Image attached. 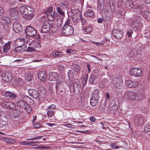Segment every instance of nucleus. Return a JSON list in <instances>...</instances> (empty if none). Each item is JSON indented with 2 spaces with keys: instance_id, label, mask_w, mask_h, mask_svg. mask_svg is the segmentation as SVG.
<instances>
[{
  "instance_id": "16",
  "label": "nucleus",
  "mask_w": 150,
  "mask_h": 150,
  "mask_svg": "<svg viewBox=\"0 0 150 150\" xmlns=\"http://www.w3.org/2000/svg\"><path fill=\"white\" fill-rule=\"evenodd\" d=\"M94 14V11L91 7H87L85 13V15L87 17L91 18L93 17Z\"/></svg>"
},
{
  "instance_id": "61",
  "label": "nucleus",
  "mask_w": 150,
  "mask_h": 150,
  "mask_svg": "<svg viewBox=\"0 0 150 150\" xmlns=\"http://www.w3.org/2000/svg\"><path fill=\"white\" fill-rule=\"evenodd\" d=\"M63 21V20L61 19L60 18H59V19H57V24H59V25H61L62 24Z\"/></svg>"
},
{
  "instance_id": "7",
  "label": "nucleus",
  "mask_w": 150,
  "mask_h": 150,
  "mask_svg": "<svg viewBox=\"0 0 150 150\" xmlns=\"http://www.w3.org/2000/svg\"><path fill=\"white\" fill-rule=\"evenodd\" d=\"M24 41V39H20L17 40V42H22V45H19L17 47H16L14 50V52L19 53L21 51H24L26 50V45H23Z\"/></svg>"
},
{
  "instance_id": "48",
  "label": "nucleus",
  "mask_w": 150,
  "mask_h": 150,
  "mask_svg": "<svg viewBox=\"0 0 150 150\" xmlns=\"http://www.w3.org/2000/svg\"><path fill=\"white\" fill-rule=\"evenodd\" d=\"M127 33L129 37H131L133 33L132 30L131 29L127 30Z\"/></svg>"
},
{
  "instance_id": "43",
  "label": "nucleus",
  "mask_w": 150,
  "mask_h": 150,
  "mask_svg": "<svg viewBox=\"0 0 150 150\" xmlns=\"http://www.w3.org/2000/svg\"><path fill=\"white\" fill-rule=\"evenodd\" d=\"M10 103H11V104H9V108L8 109L10 110L15 109L16 107V104L14 103L13 102H10Z\"/></svg>"
},
{
  "instance_id": "32",
  "label": "nucleus",
  "mask_w": 150,
  "mask_h": 150,
  "mask_svg": "<svg viewBox=\"0 0 150 150\" xmlns=\"http://www.w3.org/2000/svg\"><path fill=\"white\" fill-rule=\"evenodd\" d=\"M9 104H11L10 102L3 101L1 103V105L3 107L9 109Z\"/></svg>"
},
{
  "instance_id": "14",
  "label": "nucleus",
  "mask_w": 150,
  "mask_h": 150,
  "mask_svg": "<svg viewBox=\"0 0 150 150\" xmlns=\"http://www.w3.org/2000/svg\"><path fill=\"white\" fill-rule=\"evenodd\" d=\"M38 78L42 81H45L47 78V74L44 71H40L38 74Z\"/></svg>"
},
{
  "instance_id": "40",
  "label": "nucleus",
  "mask_w": 150,
  "mask_h": 150,
  "mask_svg": "<svg viewBox=\"0 0 150 150\" xmlns=\"http://www.w3.org/2000/svg\"><path fill=\"white\" fill-rule=\"evenodd\" d=\"M42 136H38L26 139L25 140H36L41 139Z\"/></svg>"
},
{
  "instance_id": "17",
  "label": "nucleus",
  "mask_w": 150,
  "mask_h": 150,
  "mask_svg": "<svg viewBox=\"0 0 150 150\" xmlns=\"http://www.w3.org/2000/svg\"><path fill=\"white\" fill-rule=\"evenodd\" d=\"M13 30L16 33H18L22 31V28L21 25L17 23H14L13 25Z\"/></svg>"
},
{
  "instance_id": "13",
  "label": "nucleus",
  "mask_w": 150,
  "mask_h": 150,
  "mask_svg": "<svg viewBox=\"0 0 150 150\" xmlns=\"http://www.w3.org/2000/svg\"><path fill=\"white\" fill-rule=\"evenodd\" d=\"M27 9L28 14H27L26 16H24V17L27 20H29L32 18L33 16V9L31 7L27 6Z\"/></svg>"
},
{
  "instance_id": "55",
  "label": "nucleus",
  "mask_w": 150,
  "mask_h": 150,
  "mask_svg": "<svg viewBox=\"0 0 150 150\" xmlns=\"http://www.w3.org/2000/svg\"><path fill=\"white\" fill-rule=\"evenodd\" d=\"M79 21L77 18L76 17H72V23H76L77 22Z\"/></svg>"
},
{
  "instance_id": "47",
  "label": "nucleus",
  "mask_w": 150,
  "mask_h": 150,
  "mask_svg": "<svg viewBox=\"0 0 150 150\" xmlns=\"http://www.w3.org/2000/svg\"><path fill=\"white\" fill-rule=\"evenodd\" d=\"M95 77L93 75L91 76V77L89 79V82L91 83H93L95 81Z\"/></svg>"
},
{
  "instance_id": "10",
  "label": "nucleus",
  "mask_w": 150,
  "mask_h": 150,
  "mask_svg": "<svg viewBox=\"0 0 150 150\" xmlns=\"http://www.w3.org/2000/svg\"><path fill=\"white\" fill-rule=\"evenodd\" d=\"M12 79V74L11 73L6 72L4 73L2 77V80L6 83L11 81Z\"/></svg>"
},
{
  "instance_id": "58",
  "label": "nucleus",
  "mask_w": 150,
  "mask_h": 150,
  "mask_svg": "<svg viewBox=\"0 0 150 150\" xmlns=\"http://www.w3.org/2000/svg\"><path fill=\"white\" fill-rule=\"evenodd\" d=\"M18 85L21 86L23 85L24 82L23 81H22V79L21 78H19L18 80Z\"/></svg>"
},
{
  "instance_id": "46",
  "label": "nucleus",
  "mask_w": 150,
  "mask_h": 150,
  "mask_svg": "<svg viewBox=\"0 0 150 150\" xmlns=\"http://www.w3.org/2000/svg\"><path fill=\"white\" fill-rule=\"evenodd\" d=\"M71 12L74 15H75L77 14L79 12H80V11L77 9H74L71 10Z\"/></svg>"
},
{
  "instance_id": "19",
  "label": "nucleus",
  "mask_w": 150,
  "mask_h": 150,
  "mask_svg": "<svg viewBox=\"0 0 150 150\" xmlns=\"http://www.w3.org/2000/svg\"><path fill=\"white\" fill-rule=\"evenodd\" d=\"M0 21L1 23L4 24V25L5 24L7 25V27H8L7 25L10 23L11 20L8 17L2 16L1 18Z\"/></svg>"
},
{
  "instance_id": "44",
  "label": "nucleus",
  "mask_w": 150,
  "mask_h": 150,
  "mask_svg": "<svg viewBox=\"0 0 150 150\" xmlns=\"http://www.w3.org/2000/svg\"><path fill=\"white\" fill-rule=\"evenodd\" d=\"M74 76L73 73L71 70H69L68 72V76L69 79L72 78Z\"/></svg>"
},
{
  "instance_id": "35",
  "label": "nucleus",
  "mask_w": 150,
  "mask_h": 150,
  "mask_svg": "<svg viewBox=\"0 0 150 150\" xmlns=\"http://www.w3.org/2000/svg\"><path fill=\"white\" fill-rule=\"evenodd\" d=\"M144 130L145 132H150V123H148L145 125L144 127Z\"/></svg>"
},
{
  "instance_id": "64",
  "label": "nucleus",
  "mask_w": 150,
  "mask_h": 150,
  "mask_svg": "<svg viewBox=\"0 0 150 150\" xmlns=\"http://www.w3.org/2000/svg\"><path fill=\"white\" fill-rule=\"evenodd\" d=\"M58 68L61 71H63L64 70V67L62 65H59L58 66Z\"/></svg>"
},
{
  "instance_id": "39",
  "label": "nucleus",
  "mask_w": 150,
  "mask_h": 150,
  "mask_svg": "<svg viewBox=\"0 0 150 150\" xmlns=\"http://www.w3.org/2000/svg\"><path fill=\"white\" fill-rule=\"evenodd\" d=\"M125 84L126 86L129 88H131L132 86V82L130 80H128L126 81Z\"/></svg>"
},
{
  "instance_id": "62",
  "label": "nucleus",
  "mask_w": 150,
  "mask_h": 150,
  "mask_svg": "<svg viewBox=\"0 0 150 150\" xmlns=\"http://www.w3.org/2000/svg\"><path fill=\"white\" fill-rule=\"evenodd\" d=\"M81 22L82 23V25H86L87 24V22L86 21V20L83 18H82L81 19Z\"/></svg>"
},
{
  "instance_id": "5",
  "label": "nucleus",
  "mask_w": 150,
  "mask_h": 150,
  "mask_svg": "<svg viewBox=\"0 0 150 150\" xmlns=\"http://www.w3.org/2000/svg\"><path fill=\"white\" fill-rule=\"evenodd\" d=\"M123 80L121 79L116 78L113 80L111 83L113 88L117 89L121 88L122 87Z\"/></svg>"
},
{
  "instance_id": "37",
  "label": "nucleus",
  "mask_w": 150,
  "mask_h": 150,
  "mask_svg": "<svg viewBox=\"0 0 150 150\" xmlns=\"http://www.w3.org/2000/svg\"><path fill=\"white\" fill-rule=\"evenodd\" d=\"M88 77V76L87 74H86L83 76L82 78V82L83 85H85L86 83Z\"/></svg>"
},
{
  "instance_id": "23",
  "label": "nucleus",
  "mask_w": 150,
  "mask_h": 150,
  "mask_svg": "<svg viewBox=\"0 0 150 150\" xmlns=\"http://www.w3.org/2000/svg\"><path fill=\"white\" fill-rule=\"evenodd\" d=\"M17 105L21 107L22 108H24L25 110V108H27L26 106L27 105L25 101H23L22 100H19L17 103Z\"/></svg>"
},
{
  "instance_id": "24",
  "label": "nucleus",
  "mask_w": 150,
  "mask_h": 150,
  "mask_svg": "<svg viewBox=\"0 0 150 150\" xmlns=\"http://www.w3.org/2000/svg\"><path fill=\"white\" fill-rule=\"evenodd\" d=\"M98 94V91L97 90H95L92 93L91 98L95 99L96 101L98 100L99 99Z\"/></svg>"
},
{
  "instance_id": "22",
  "label": "nucleus",
  "mask_w": 150,
  "mask_h": 150,
  "mask_svg": "<svg viewBox=\"0 0 150 150\" xmlns=\"http://www.w3.org/2000/svg\"><path fill=\"white\" fill-rule=\"evenodd\" d=\"M143 16L147 20L150 21V13L148 11H142Z\"/></svg>"
},
{
  "instance_id": "18",
  "label": "nucleus",
  "mask_w": 150,
  "mask_h": 150,
  "mask_svg": "<svg viewBox=\"0 0 150 150\" xmlns=\"http://www.w3.org/2000/svg\"><path fill=\"white\" fill-rule=\"evenodd\" d=\"M144 118L143 117L139 116H136L134 118V123L138 125L143 124L144 121Z\"/></svg>"
},
{
  "instance_id": "1",
  "label": "nucleus",
  "mask_w": 150,
  "mask_h": 150,
  "mask_svg": "<svg viewBox=\"0 0 150 150\" xmlns=\"http://www.w3.org/2000/svg\"><path fill=\"white\" fill-rule=\"evenodd\" d=\"M125 95L127 96V98H129L135 101H140L142 98V96L141 93H137L132 91H127Z\"/></svg>"
},
{
  "instance_id": "8",
  "label": "nucleus",
  "mask_w": 150,
  "mask_h": 150,
  "mask_svg": "<svg viewBox=\"0 0 150 150\" xmlns=\"http://www.w3.org/2000/svg\"><path fill=\"white\" fill-rule=\"evenodd\" d=\"M130 74L132 76L138 77L142 75V71L139 68H133L131 70Z\"/></svg>"
},
{
  "instance_id": "56",
  "label": "nucleus",
  "mask_w": 150,
  "mask_h": 150,
  "mask_svg": "<svg viewBox=\"0 0 150 150\" xmlns=\"http://www.w3.org/2000/svg\"><path fill=\"white\" fill-rule=\"evenodd\" d=\"M10 15L11 16H14L16 14V11L14 9H11L10 10Z\"/></svg>"
},
{
  "instance_id": "54",
  "label": "nucleus",
  "mask_w": 150,
  "mask_h": 150,
  "mask_svg": "<svg viewBox=\"0 0 150 150\" xmlns=\"http://www.w3.org/2000/svg\"><path fill=\"white\" fill-rule=\"evenodd\" d=\"M29 142L23 141V142H20L19 144L21 145H29Z\"/></svg>"
},
{
  "instance_id": "45",
  "label": "nucleus",
  "mask_w": 150,
  "mask_h": 150,
  "mask_svg": "<svg viewBox=\"0 0 150 150\" xmlns=\"http://www.w3.org/2000/svg\"><path fill=\"white\" fill-rule=\"evenodd\" d=\"M44 27L47 28L48 29H50V23L48 21H46L44 22L43 25Z\"/></svg>"
},
{
  "instance_id": "20",
  "label": "nucleus",
  "mask_w": 150,
  "mask_h": 150,
  "mask_svg": "<svg viewBox=\"0 0 150 150\" xmlns=\"http://www.w3.org/2000/svg\"><path fill=\"white\" fill-rule=\"evenodd\" d=\"M84 33L85 34H89L93 30V28L92 26L87 25L83 27Z\"/></svg>"
},
{
  "instance_id": "21",
  "label": "nucleus",
  "mask_w": 150,
  "mask_h": 150,
  "mask_svg": "<svg viewBox=\"0 0 150 150\" xmlns=\"http://www.w3.org/2000/svg\"><path fill=\"white\" fill-rule=\"evenodd\" d=\"M12 42L9 41L5 44L3 47V51L4 53H7L11 49V43Z\"/></svg>"
},
{
  "instance_id": "38",
  "label": "nucleus",
  "mask_w": 150,
  "mask_h": 150,
  "mask_svg": "<svg viewBox=\"0 0 150 150\" xmlns=\"http://www.w3.org/2000/svg\"><path fill=\"white\" fill-rule=\"evenodd\" d=\"M115 2H112L111 3V5H110V8L111 9L112 13H114L115 12Z\"/></svg>"
},
{
  "instance_id": "9",
  "label": "nucleus",
  "mask_w": 150,
  "mask_h": 150,
  "mask_svg": "<svg viewBox=\"0 0 150 150\" xmlns=\"http://www.w3.org/2000/svg\"><path fill=\"white\" fill-rule=\"evenodd\" d=\"M112 33L113 36L115 38L121 39L123 37V32L118 29H114L112 30Z\"/></svg>"
},
{
  "instance_id": "42",
  "label": "nucleus",
  "mask_w": 150,
  "mask_h": 150,
  "mask_svg": "<svg viewBox=\"0 0 150 150\" xmlns=\"http://www.w3.org/2000/svg\"><path fill=\"white\" fill-rule=\"evenodd\" d=\"M50 30L47 28L43 26L42 28L41 32L42 33H48Z\"/></svg>"
},
{
  "instance_id": "50",
  "label": "nucleus",
  "mask_w": 150,
  "mask_h": 150,
  "mask_svg": "<svg viewBox=\"0 0 150 150\" xmlns=\"http://www.w3.org/2000/svg\"><path fill=\"white\" fill-rule=\"evenodd\" d=\"M91 43L93 44L98 46L100 47L101 45H102V43H99L98 42H95L94 41H91L90 42Z\"/></svg>"
},
{
  "instance_id": "30",
  "label": "nucleus",
  "mask_w": 150,
  "mask_h": 150,
  "mask_svg": "<svg viewBox=\"0 0 150 150\" xmlns=\"http://www.w3.org/2000/svg\"><path fill=\"white\" fill-rule=\"evenodd\" d=\"M27 6L23 5L20 7L19 8L20 11V13L21 14L24 15V16L26 13L25 11V10H27V7H26Z\"/></svg>"
},
{
  "instance_id": "31",
  "label": "nucleus",
  "mask_w": 150,
  "mask_h": 150,
  "mask_svg": "<svg viewBox=\"0 0 150 150\" xmlns=\"http://www.w3.org/2000/svg\"><path fill=\"white\" fill-rule=\"evenodd\" d=\"M8 122V120L6 117H5L0 119V124L2 126L6 125Z\"/></svg>"
},
{
  "instance_id": "15",
  "label": "nucleus",
  "mask_w": 150,
  "mask_h": 150,
  "mask_svg": "<svg viewBox=\"0 0 150 150\" xmlns=\"http://www.w3.org/2000/svg\"><path fill=\"white\" fill-rule=\"evenodd\" d=\"M48 79L50 81L57 80L58 79L59 74L56 72H50L49 73Z\"/></svg>"
},
{
  "instance_id": "33",
  "label": "nucleus",
  "mask_w": 150,
  "mask_h": 150,
  "mask_svg": "<svg viewBox=\"0 0 150 150\" xmlns=\"http://www.w3.org/2000/svg\"><path fill=\"white\" fill-rule=\"evenodd\" d=\"M68 4L67 2L66 1H64L62 2V3L60 4L59 5V7L63 8L64 9H65L67 7Z\"/></svg>"
},
{
  "instance_id": "25",
  "label": "nucleus",
  "mask_w": 150,
  "mask_h": 150,
  "mask_svg": "<svg viewBox=\"0 0 150 150\" xmlns=\"http://www.w3.org/2000/svg\"><path fill=\"white\" fill-rule=\"evenodd\" d=\"M4 95L6 97L10 98L11 99L15 98L17 97V96L9 91L6 92Z\"/></svg>"
},
{
  "instance_id": "4",
  "label": "nucleus",
  "mask_w": 150,
  "mask_h": 150,
  "mask_svg": "<svg viewBox=\"0 0 150 150\" xmlns=\"http://www.w3.org/2000/svg\"><path fill=\"white\" fill-rule=\"evenodd\" d=\"M125 6L126 8L129 9H132L135 11L139 9V6L136 4H134L132 0H127L125 2Z\"/></svg>"
},
{
  "instance_id": "3",
  "label": "nucleus",
  "mask_w": 150,
  "mask_h": 150,
  "mask_svg": "<svg viewBox=\"0 0 150 150\" xmlns=\"http://www.w3.org/2000/svg\"><path fill=\"white\" fill-rule=\"evenodd\" d=\"M25 33L27 36L30 37H36L38 39L39 38V35L38 36L37 32L35 29L33 27L29 26L27 27L25 30Z\"/></svg>"
},
{
  "instance_id": "28",
  "label": "nucleus",
  "mask_w": 150,
  "mask_h": 150,
  "mask_svg": "<svg viewBox=\"0 0 150 150\" xmlns=\"http://www.w3.org/2000/svg\"><path fill=\"white\" fill-rule=\"evenodd\" d=\"M50 30L53 33L55 32L57 29L55 24L53 22H52L51 23H50Z\"/></svg>"
},
{
  "instance_id": "6",
  "label": "nucleus",
  "mask_w": 150,
  "mask_h": 150,
  "mask_svg": "<svg viewBox=\"0 0 150 150\" xmlns=\"http://www.w3.org/2000/svg\"><path fill=\"white\" fill-rule=\"evenodd\" d=\"M141 21L139 17L136 16L133 18L131 23L132 27L134 30H136L141 25Z\"/></svg>"
},
{
  "instance_id": "53",
  "label": "nucleus",
  "mask_w": 150,
  "mask_h": 150,
  "mask_svg": "<svg viewBox=\"0 0 150 150\" xmlns=\"http://www.w3.org/2000/svg\"><path fill=\"white\" fill-rule=\"evenodd\" d=\"M33 127L35 128H37L40 127L41 126V125L40 123H35L34 124Z\"/></svg>"
},
{
  "instance_id": "26",
  "label": "nucleus",
  "mask_w": 150,
  "mask_h": 150,
  "mask_svg": "<svg viewBox=\"0 0 150 150\" xmlns=\"http://www.w3.org/2000/svg\"><path fill=\"white\" fill-rule=\"evenodd\" d=\"M73 69L75 73H78L79 72L81 69V67L79 65L77 64H75L73 65Z\"/></svg>"
},
{
  "instance_id": "29",
  "label": "nucleus",
  "mask_w": 150,
  "mask_h": 150,
  "mask_svg": "<svg viewBox=\"0 0 150 150\" xmlns=\"http://www.w3.org/2000/svg\"><path fill=\"white\" fill-rule=\"evenodd\" d=\"M56 10L59 14L63 16L65 15L64 9L59 6L57 8Z\"/></svg>"
},
{
  "instance_id": "63",
  "label": "nucleus",
  "mask_w": 150,
  "mask_h": 150,
  "mask_svg": "<svg viewBox=\"0 0 150 150\" xmlns=\"http://www.w3.org/2000/svg\"><path fill=\"white\" fill-rule=\"evenodd\" d=\"M56 106L54 105H51L48 107V108L49 109L54 110Z\"/></svg>"
},
{
  "instance_id": "41",
  "label": "nucleus",
  "mask_w": 150,
  "mask_h": 150,
  "mask_svg": "<svg viewBox=\"0 0 150 150\" xmlns=\"http://www.w3.org/2000/svg\"><path fill=\"white\" fill-rule=\"evenodd\" d=\"M73 27L74 28L77 29H78L80 25V24L79 21H78L76 23H72Z\"/></svg>"
},
{
  "instance_id": "2",
  "label": "nucleus",
  "mask_w": 150,
  "mask_h": 150,
  "mask_svg": "<svg viewBox=\"0 0 150 150\" xmlns=\"http://www.w3.org/2000/svg\"><path fill=\"white\" fill-rule=\"evenodd\" d=\"M74 33L73 27L70 25H64L62 28L61 34L64 36L71 35Z\"/></svg>"
},
{
  "instance_id": "11",
  "label": "nucleus",
  "mask_w": 150,
  "mask_h": 150,
  "mask_svg": "<svg viewBox=\"0 0 150 150\" xmlns=\"http://www.w3.org/2000/svg\"><path fill=\"white\" fill-rule=\"evenodd\" d=\"M28 92L29 95L34 98H37L39 96V93L38 91L33 89H29Z\"/></svg>"
},
{
  "instance_id": "57",
  "label": "nucleus",
  "mask_w": 150,
  "mask_h": 150,
  "mask_svg": "<svg viewBox=\"0 0 150 150\" xmlns=\"http://www.w3.org/2000/svg\"><path fill=\"white\" fill-rule=\"evenodd\" d=\"M110 146L112 148L115 149H117L119 147L118 146L116 145L115 143H113L112 144H111Z\"/></svg>"
},
{
  "instance_id": "51",
  "label": "nucleus",
  "mask_w": 150,
  "mask_h": 150,
  "mask_svg": "<svg viewBox=\"0 0 150 150\" xmlns=\"http://www.w3.org/2000/svg\"><path fill=\"white\" fill-rule=\"evenodd\" d=\"M48 19L50 21H53L54 20V17L52 15L49 14L47 16Z\"/></svg>"
},
{
  "instance_id": "49",
  "label": "nucleus",
  "mask_w": 150,
  "mask_h": 150,
  "mask_svg": "<svg viewBox=\"0 0 150 150\" xmlns=\"http://www.w3.org/2000/svg\"><path fill=\"white\" fill-rule=\"evenodd\" d=\"M52 54L53 56L55 55L56 56H61L62 55L61 52L58 51H55L54 53H53Z\"/></svg>"
},
{
  "instance_id": "27",
  "label": "nucleus",
  "mask_w": 150,
  "mask_h": 150,
  "mask_svg": "<svg viewBox=\"0 0 150 150\" xmlns=\"http://www.w3.org/2000/svg\"><path fill=\"white\" fill-rule=\"evenodd\" d=\"M69 81H70L69 83H67L68 84L69 87L70 91L71 92H73L75 89V84H74L71 80H69Z\"/></svg>"
},
{
  "instance_id": "34",
  "label": "nucleus",
  "mask_w": 150,
  "mask_h": 150,
  "mask_svg": "<svg viewBox=\"0 0 150 150\" xmlns=\"http://www.w3.org/2000/svg\"><path fill=\"white\" fill-rule=\"evenodd\" d=\"M98 100H96L95 99L91 98L90 99V103L93 107H95L97 105Z\"/></svg>"
},
{
  "instance_id": "60",
  "label": "nucleus",
  "mask_w": 150,
  "mask_h": 150,
  "mask_svg": "<svg viewBox=\"0 0 150 150\" xmlns=\"http://www.w3.org/2000/svg\"><path fill=\"white\" fill-rule=\"evenodd\" d=\"M47 115L48 117H51L53 114V111H51L48 110L47 112Z\"/></svg>"
},
{
  "instance_id": "36",
  "label": "nucleus",
  "mask_w": 150,
  "mask_h": 150,
  "mask_svg": "<svg viewBox=\"0 0 150 150\" xmlns=\"http://www.w3.org/2000/svg\"><path fill=\"white\" fill-rule=\"evenodd\" d=\"M25 80L28 81H30L32 79V76L30 73H27L25 76Z\"/></svg>"
},
{
  "instance_id": "12",
  "label": "nucleus",
  "mask_w": 150,
  "mask_h": 150,
  "mask_svg": "<svg viewBox=\"0 0 150 150\" xmlns=\"http://www.w3.org/2000/svg\"><path fill=\"white\" fill-rule=\"evenodd\" d=\"M98 1L97 8L98 11L102 12L105 10L104 6V0H97Z\"/></svg>"
},
{
  "instance_id": "59",
  "label": "nucleus",
  "mask_w": 150,
  "mask_h": 150,
  "mask_svg": "<svg viewBox=\"0 0 150 150\" xmlns=\"http://www.w3.org/2000/svg\"><path fill=\"white\" fill-rule=\"evenodd\" d=\"M139 83L137 82H132V88H134L136 87L138 85Z\"/></svg>"
},
{
  "instance_id": "52",
  "label": "nucleus",
  "mask_w": 150,
  "mask_h": 150,
  "mask_svg": "<svg viewBox=\"0 0 150 150\" xmlns=\"http://www.w3.org/2000/svg\"><path fill=\"white\" fill-rule=\"evenodd\" d=\"M35 50V49L33 47H28L27 49V51L29 52H33V51H34Z\"/></svg>"
}]
</instances>
